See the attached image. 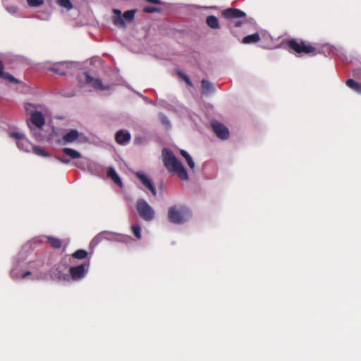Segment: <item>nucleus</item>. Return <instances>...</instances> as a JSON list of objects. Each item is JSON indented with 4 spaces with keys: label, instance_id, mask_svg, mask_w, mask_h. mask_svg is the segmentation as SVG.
<instances>
[{
    "label": "nucleus",
    "instance_id": "nucleus-1",
    "mask_svg": "<svg viewBox=\"0 0 361 361\" xmlns=\"http://www.w3.org/2000/svg\"><path fill=\"white\" fill-rule=\"evenodd\" d=\"M28 249L25 246L18 252L13 260L12 268L10 272L13 279H30L32 281L41 280L44 274L40 270L42 267L41 261L27 260Z\"/></svg>",
    "mask_w": 361,
    "mask_h": 361
},
{
    "label": "nucleus",
    "instance_id": "nucleus-2",
    "mask_svg": "<svg viewBox=\"0 0 361 361\" xmlns=\"http://www.w3.org/2000/svg\"><path fill=\"white\" fill-rule=\"evenodd\" d=\"M222 15L228 20V27L233 32V28L243 27L245 29L255 25L252 18H247L246 13L235 8H230L223 11Z\"/></svg>",
    "mask_w": 361,
    "mask_h": 361
},
{
    "label": "nucleus",
    "instance_id": "nucleus-3",
    "mask_svg": "<svg viewBox=\"0 0 361 361\" xmlns=\"http://www.w3.org/2000/svg\"><path fill=\"white\" fill-rule=\"evenodd\" d=\"M162 156L164 165L169 171L176 173L183 180L188 179L186 169L170 149L164 148Z\"/></svg>",
    "mask_w": 361,
    "mask_h": 361
},
{
    "label": "nucleus",
    "instance_id": "nucleus-4",
    "mask_svg": "<svg viewBox=\"0 0 361 361\" xmlns=\"http://www.w3.org/2000/svg\"><path fill=\"white\" fill-rule=\"evenodd\" d=\"M25 109L27 114L30 115L27 123L28 128L31 126L37 127H44L45 125V118L42 111H45L44 106L42 104L25 103Z\"/></svg>",
    "mask_w": 361,
    "mask_h": 361
},
{
    "label": "nucleus",
    "instance_id": "nucleus-5",
    "mask_svg": "<svg viewBox=\"0 0 361 361\" xmlns=\"http://www.w3.org/2000/svg\"><path fill=\"white\" fill-rule=\"evenodd\" d=\"M192 217L190 209L183 204L170 207L168 210V219L174 224H183Z\"/></svg>",
    "mask_w": 361,
    "mask_h": 361
},
{
    "label": "nucleus",
    "instance_id": "nucleus-6",
    "mask_svg": "<svg viewBox=\"0 0 361 361\" xmlns=\"http://www.w3.org/2000/svg\"><path fill=\"white\" fill-rule=\"evenodd\" d=\"M140 216L145 221H151L155 217V211L145 199H138L136 203Z\"/></svg>",
    "mask_w": 361,
    "mask_h": 361
},
{
    "label": "nucleus",
    "instance_id": "nucleus-7",
    "mask_svg": "<svg viewBox=\"0 0 361 361\" xmlns=\"http://www.w3.org/2000/svg\"><path fill=\"white\" fill-rule=\"evenodd\" d=\"M8 135L16 140V145L19 149L25 152H31L33 145L23 133L20 130H10Z\"/></svg>",
    "mask_w": 361,
    "mask_h": 361
},
{
    "label": "nucleus",
    "instance_id": "nucleus-8",
    "mask_svg": "<svg viewBox=\"0 0 361 361\" xmlns=\"http://www.w3.org/2000/svg\"><path fill=\"white\" fill-rule=\"evenodd\" d=\"M90 269V262H85L77 266H72L68 269L70 281H79L87 274Z\"/></svg>",
    "mask_w": 361,
    "mask_h": 361
},
{
    "label": "nucleus",
    "instance_id": "nucleus-9",
    "mask_svg": "<svg viewBox=\"0 0 361 361\" xmlns=\"http://www.w3.org/2000/svg\"><path fill=\"white\" fill-rule=\"evenodd\" d=\"M68 267L65 262H61L50 270V276L53 280L70 281Z\"/></svg>",
    "mask_w": 361,
    "mask_h": 361
},
{
    "label": "nucleus",
    "instance_id": "nucleus-10",
    "mask_svg": "<svg viewBox=\"0 0 361 361\" xmlns=\"http://www.w3.org/2000/svg\"><path fill=\"white\" fill-rule=\"evenodd\" d=\"M80 82L84 81L85 84L90 85L96 90L104 91L109 90V87L104 85L99 78H94L89 73L85 72L78 76Z\"/></svg>",
    "mask_w": 361,
    "mask_h": 361
},
{
    "label": "nucleus",
    "instance_id": "nucleus-11",
    "mask_svg": "<svg viewBox=\"0 0 361 361\" xmlns=\"http://www.w3.org/2000/svg\"><path fill=\"white\" fill-rule=\"evenodd\" d=\"M288 44L290 49L294 50L297 54H310L314 51V48L309 44H305L304 42H298L296 39H290Z\"/></svg>",
    "mask_w": 361,
    "mask_h": 361
},
{
    "label": "nucleus",
    "instance_id": "nucleus-12",
    "mask_svg": "<svg viewBox=\"0 0 361 361\" xmlns=\"http://www.w3.org/2000/svg\"><path fill=\"white\" fill-rule=\"evenodd\" d=\"M135 175L142 184L149 189L154 196H156L157 192L152 180L146 173L141 171L136 172Z\"/></svg>",
    "mask_w": 361,
    "mask_h": 361
},
{
    "label": "nucleus",
    "instance_id": "nucleus-13",
    "mask_svg": "<svg viewBox=\"0 0 361 361\" xmlns=\"http://www.w3.org/2000/svg\"><path fill=\"white\" fill-rule=\"evenodd\" d=\"M73 65V63L72 62L62 61L54 64L50 68V70L59 75H66L68 74V71L66 70L71 68Z\"/></svg>",
    "mask_w": 361,
    "mask_h": 361
},
{
    "label": "nucleus",
    "instance_id": "nucleus-14",
    "mask_svg": "<svg viewBox=\"0 0 361 361\" xmlns=\"http://www.w3.org/2000/svg\"><path fill=\"white\" fill-rule=\"evenodd\" d=\"M212 127L217 135L221 140H226L229 137V131L228 129L223 124L219 122H213L212 123Z\"/></svg>",
    "mask_w": 361,
    "mask_h": 361
},
{
    "label": "nucleus",
    "instance_id": "nucleus-15",
    "mask_svg": "<svg viewBox=\"0 0 361 361\" xmlns=\"http://www.w3.org/2000/svg\"><path fill=\"white\" fill-rule=\"evenodd\" d=\"M115 139L118 144L126 145L130 141L131 135L128 130H120L116 132Z\"/></svg>",
    "mask_w": 361,
    "mask_h": 361
},
{
    "label": "nucleus",
    "instance_id": "nucleus-16",
    "mask_svg": "<svg viewBox=\"0 0 361 361\" xmlns=\"http://www.w3.org/2000/svg\"><path fill=\"white\" fill-rule=\"evenodd\" d=\"M44 127H37L31 126L29 129L32 133L33 137L38 142L43 141L47 135L43 129Z\"/></svg>",
    "mask_w": 361,
    "mask_h": 361
},
{
    "label": "nucleus",
    "instance_id": "nucleus-17",
    "mask_svg": "<svg viewBox=\"0 0 361 361\" xmlns=\"http://www.w3.org/2000/svg\"><path fill=\"white\" fill-rule=\"evenodd\" d=\"M79 136V132L77 130L72 129L65 133L63 135V140L65 143H71L75 141Z\"/></svg>",
    "mask_w": 361,
    "mask_h": 361
},
{
    "label": "nucleus",
    "instance_id": "nucleus-18",
    "mask_svg": "<svg viewBox=\"0 0 361 361\" xmlns=\"http://www.w3.org/2000/svg\"><path fill=\"white\" fill-rule=\"evenodd\" d=\"M110 235H104V239L109 240H116L118 242H128L131 239L130 236L126 235L116 234L109 232Z\"/></svg>",
    "mask_w": 361,
    "mask_h": 361
},
{
    "label": "nucleus",
    "instance_id": "nucleus-19",
    "mask_svg": "<svg viewBox=\"0 0 361 361\" xmlns=\"http://www.w3.org/2000/svg\"><path fill=\"white\" fill-rule=\"evenodd\" d=\"M113 13L115 14V16L113 18V23L117 27H125L126 23L123 19V16H122V13L119 9L114 8L113 9Z\"/></svg>",
    "mask_w": 361,
    "mask_h": 361
},
{
    "label": "nucleus",
    "instance_id": "nucleus-20",
    "mask_svg": "<svg viewBox=\"0 0 361 361\" xmlns=\"http://www.w3.org/2000/svg\"><path fill=\"white\" fill-rule=\"evenodd\" d=\"M107 176L120 188L123 187L122 180L114 167L108 168Z\"/></svg>",
    "mask_w": 361,
    "mask_h": 361
},
{
    "label": "nucleus",
    "instance_id": "nucleus-21",
    "mask_svg": "<svg viewBox=\"0 0 361 361\" xmlns=\"http://www.w3.org/2000/svg\"><path fill=\"white\" fill-rule=\"evenodd\" d=\"M201 85L202 92L205 94H209L215 92V87L214 85L207 80H202L201 81Z\"/></svg>",
    "mask_w": 361,
    "mask_h": 361
},
{
    "label": "nucleus",
    "instance_id": "nucleus-22",
    "mask_svg": "<svg viewBox=\"0 0 361 361\" xmlns=\"http://www.w3.org/2000/svg\"><path fill=\"white\" fill-rule=\"evenodd\" d=\"M207 25L212 29L220 28L219 19L214 16H209L206 18Z\"/></svg>",
    "mask_w": 361,
    "mask_h": 361
},
{
    "label": "nucleus",
    "instance_id": "nucleus-23",
    "mask_svg": "<svg viewBox=\"0 0 361 361\" xmlns=\"http://www.w3.org/2000/svg\"><path fill=\"white\" fill-rule=\"evenodd\" d=\"M62 151L72 159H77L82 157L80 152L72 148L65 147Z\"/></svg>",
    "mask_w": 361,
    "mask_h": 361
},
{
    "label": "nucleus",
    "instance_id": "nucleus-24",
    "mask_svg": "<svg viewBox=\"0 0 361 361\" xmlns=\"http://www.w3.org/2000/svg\"><path fill=\"white\" fill-rule=\"evenodd\" d=\"M346 85L355 92L361 94V82H357L353 79H348L346 81Z\"/></svg>",
    "mask_w": 361,
    "mask_h": 361
},
{
    "label": "nucleus",
    "instance_id": "nucleus-25",
    "mask_svg": "<svg viewBox=\"0 0 361 361\" xmlns=\"http://www.w3.org/2000/svg\"><path fill=\"white\" fill-rule=\"evenodd\" d=\"M180 154L185 159V161L188 165V166L193 170L195 167V164L192 158V157L185 151L183 149H181L180 151Z\"/></svg>",
    "mask_w": 361,
    "mask_h": 361
},
{
    "label": "nucleus",
    "instance_id": "nucleus-26",
    "mask_svg": "<svg viewBox=\"0 0 361 361\" xmlns=\"http://www.w3.org/2000/svg\"><path fill=\"white\" fill-rule=\"evenodd\" d=\"M42 238L44 239H47V241L55 249H59L61 247V241L59 238L51 237V236H42Z\"/></svg>",
    "mask_w": 361,
    "mask_h": 361
},
{
    "label": "nucleus",
    "instance_id": "nucleus-27",
    "mask_svg": "<svg viewBox=\"0 0 361 361\" xmlns=\"http://www.w3.org/2000/svg\"><path fill=\"white\" fill-rule=\"evenodd\" d=\"M259 39H260V37H259V34L257 32H255L254 34H252V35L245 37L243 39L242 42L243 44H250V43L257 42Z\"/></svg>",
    "mask_w": 361,
    "mask_h": 361
},
{
    "label": "nucleus",
    "instance_id": "nucleus-28",
    "mask_svg": "<svg viewBox=\"0 0 361 361\" xmlns=\"http://www.w3.org/2000/svg\"><path fill=\"white\" fill-rule=\"evenodd\" d=\"M31 152H32L35 155L42 157H49L50 154L47 152L42 147L39 146L33 145Z\"/></svg>",
    "mask_w": 361,
    "mask_h": 361
},
{
    "label": "nucleus",
    "instance_id": "nucleus-29",
    "mask_svg": "<svg viewBox=\"0 0 361 361\" xmlns=\"http://www.w3.org/2000/svg\"><path fill=\"white\" fill-rule=\"evenodd\" d=\"M56 4L66 11H70L73 8V4L70 0H58Z\"/></svg>",
    "mask_w": 361,
    "mask_h": 361
},
{
    "label": "nucleus",
    "instance_id": "nucleus-30",
    "mask_svg": "<svg viewBox=\"0 0 361 361\" xmlns=\"http://www.w3.org/2000/svg\"><path fill=\"white\" fill-rule=\"evenodd\" d=\"M104 235H110V233L109 231L101 232L92 239L91 244L94 245L99 244L104 239L103 236H104Z\"/></svg>",
    "mask_w": 361,
    "mask_h": 361
},
{
    "label": "nucleus",
    "instance_id": "nucleus-31",
    "mask_svg": "<svg viewBox=\"0 0 361 361\" xmlns=\"http://www.w3.org/2000/svg\"><path fill=\"white\" fill-rule=\"evenodd\" d=\"M104 235H110V233L109 231L101 232L92 239L91 244L94 245L99 244L104 239L103 236H104Z\"/></svg>",
    "mask_w": 361,
    "mask_h": 361
},
{
    "label": "nucleus",
    "instance_id": "nucleus-32",
    "mask_svg": "<svg viewBox=\"0 0 361 361\" xmlns=\"http://www.w3.org/2000/svg\"><path fill=\"white\" fill-rule=\"evenodd\" d=\"M87 256V252L85 250H78L73 253L72 257L75 259H83Z\"/></svg>",
    "mask_w": 361,
    "mask_h": 361
},
{
    "label": "nucleus",
    "instance_id": "nucleus-33",
    "mask_svg": "<svg viewBox=\"0 0 361 361\" xmlns=\"http://www.w3.org/2000/svg\"><path fill=\"white\" fill-rule=\"evenodd\" d=\"M143 11L147 13H159L161 9L153 6H146L143 8Z\"/></svg>",
    "mask_w": 361,
    "mask_h": 361
},
{
    "label": "nucleus",
    "instance_id": "nucleus-34",
    "mask_svg": "<svg viewBox=\"0 0 361 361\" xmlns=\"http://www.w3.org/2000/svg\"><path fill=\"white\" fill-rule=\"evenodd\" d=\"M159 118L161 121L162 124L164 125L167 128H171V122L165 114L160 113L159 114Z\"/></svg>",
    "mask_w": 361,
    "mask_h": 361
},
{
    "label": "nucleus",
    "instance_id": "nucleus-35",
    "mask_svg": "<svg viewBox=\"0 0 361 361\" xmlns=\"http://www.w3.org/2000/svg\"><path fill=\"white\" fill-rule=\"evenodd\" d=\"M135 10H128L123 13V18L132 21L135 18Z\"/></svg>",
    "mask_w": 361,
    "mask_h": 361
},
{
    "label": "nucleus",
    "instance_id": "nucleus-36",
    "mask_svg": "<svg viewBox=\"0 0 361 361\" xmlns=\"http://www.w3.org/2000/svg\"><path fill=\"white\" fill-rule=\"evenodd\" d=\"M6 11L11 15L18 16V8L16 6H5Z\"/></svg>",
    "mask_w": 361,
    "mask_h": 361
},
{
    "label": "nucleus",
    "instance_id": "nucleus-37",
    "mask_svg": "<svg viewBox=\"0 0 361 361\" xmlns=\"http://www.w3.org/2000/svg\"><path fill=\"white\" fill-rule=\"evenodd\" d=\"M132 231L135 237L138 239L141 238V228L139 225H133L131 226Z\"/></svg>",
    "mask_w": 361,
    "mask_h": 361
},
{
    "label": "nucleus",
    "instance_id": "nucleus-38",
    "mask_svg": "<svg viewBox=\"0 0 361 361\" xmlns=\"http://www.w3.org/2000/svg\"><path fill=\"white\" fill-rule=\"evenodd\" d=\"M27 2L30 7H38L44 4V0H27Z\"/></svg>",
    "mask_w": 361,
    "mask_h": 361
},
{
    "label": "nucleus",
    "instance_id": "nucleus-39",
    "mask_svg": "<svg viewBox=\"0 0 361 361\" xmlns=\"http://www.w3.org/2000/svg\"><path fill=\"white\" fill-rule=\"evenodd\" d=\"M1 75L2 78L7 79L12 82H14V83L18 82V80L17 79H16L13 75L9 74L8 73L1 72Z\"/></svg>",
    "mask_w": 361,
    "mask_h": 361
},
{
    "label": "nucleus",
    "instance_id": "nucleus-40",
    "mask_svg": "<svg viewBox=\"0 0 361 361\" xmlns=\"http://www.w3.org/2000/svg\"><path fill=\"white\" fill-rule=\"evenodd\" d=\"M51 14L49 13H43L36 15L35 18L40 20H49L50 19Z\"/></svg>",
    "mask_w": 361,
    "mask_h": 361
},
{
    "label": "nucleus",
    "instance_id": "nucleus-41",
    "mask_svg": "<svg viewBox=\"0 0 361 361\" xmlns=\"http://www.w3.org/2000/svg\"><path fill=\"white\" fill-rule=\"evenodd\" d=\"M56 159L59 161L60 162L64 164H69L71 163V159H67V158H64V157H61L59 156H57L56 157Z\"/></svg>",
    "mask_w": 361,
    "mask_h": 361
},
{
    "label": "nucleus",
    "instance_id": "nucleus-42",
    "mask_svg": "<svg viewBox=\"0 0 361 361\" xmlns=\"http://www.w3.org/2000/svg\"><path fill=\"white\" fill-rule=\"evenodd\" d=\"M178 75H180V77H181V78L185 80V82L188 85L192 86V82H191L190 80L189 79V78H188L187 75H185L183 74V73H180V72H179V73H178Z\"/></svg>",
    "mask_w": 361,
    "mask_h": 361
},
{
    "label": "nucleus",
    "instance_id": "nucleus-43",
    "mask_svg": "<svg viewBox=\"0 0 361 361\" xmlns=\"http://www.w3.org/2000/svg\"><path fill=\"white\" fill-rule=\"evenodd\" d=\"M73 165L80 169H85V164L81 161L73 162Z\"/></svg>",
    "mask_w": 361,
    "mask_h": 361
},
{
    "label": "nucleus",
    "instance_id": "nucleus-44",
    "mask_svg": "<svg viewBox=\"0 0 361 361\" xmlns=\"http://www.w3.org/2000/svg\"><path fill=\"white\" fill-rule=\"evenodd\" d=\"M141 97L142 98L144 99L145 102H146L147 103H149V104H152L153 105H156V103L154 102L152 100H151L149 98H148L146 96H144V95H142L141 94Z\"/></svg>",
    "mask_w": 361,
    "mask_h": 361
},
{
    "label": "nucleus",
    "instance_id": "nucleus-45",
    "mask_svg": "<svg viewBox=\"0 0 361 361\" xmlns=\"http://www.w3.org/2000/svg\"><path fill=\"white\" fill-rule=\"evenodd\" d=\"M3 68H4L3 63H1V61H0V73H1V72H3V71H2Z\"/></svg>",
    "mask_w": 361,
    "mask_h": 361
},
{
    "label": "nucleus",
    "instance_id": "nucleus-46",
    "mask_svg": "<svg viewBox=\"0 0 361 361\" xmlns=\"http://www.w3.org/2000/svg\"><path fill=\"white\" fill-rule=\"evenodd\" d=\"M141 142L140 139L139 138H135V142L136 143H140Z\"/></svg>",
    "mask_w": 361,
    "mask_h": 361
},
{
    "label": "nucleus",
    "instance_id": "nucleus-47",
    "mask_svg": "<svg viewBox=\"0 0 361 361\" xmlns=\"http://www.w3.org/2000/svg\"><path fill=\"white\" fill-rule=\"evenodd\" d=\"M92 166V164H90V166H88L90 170H91ZM93 166H95V164H93Z\"/></svg>",
    "mask_w": 361,
    "mask_h": 361
},
{
    "label": "nucleus",
    "instance_id": "nucleus-48",
    "mask_svg": "<svg viewBox=\"0 0 361 361\" xmlns=\"http://www.w3.org/2000/svg\"><path fill=\"white\" fill-rule=\"evenodd\" d=\"M209 8H215L216 9L217 7L214 6H210Z\"/></svg>",
    "mask_w": 361,
    "mask_h": 361
}]
</instances>
